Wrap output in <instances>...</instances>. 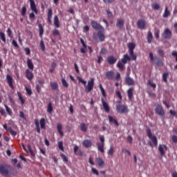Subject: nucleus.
<instances>
[{"mask_svg":"<svg viewBox=\"0 0 177 177\" xmlns=\"http://www.w3.org/2000/svg\"><path fill=\"white\" fill-rule=\"evenodd\" d=\"M54 26H55L57 28H59V27H60V22L59 21V17H57V15H55L54 17Z\"/></svg>","mask_w":177,"mask_h":177,"instance_id":"25","label":"nucleus"},{"mask_svg":"<svg viewBox=\"0 0 177 177\" xmlns=\"http://www.w3.org/2000/svg\"><path fill=\"white\" fill-rule=\"evenodd\" d=\"M131 59H132L128 54L124 55V57L122 59V62L124 64H127L128 62H131Z\"/></svg>","mask_w":177,"mask_h":177,"instance_id":"19","label":"nucleus"},{"mask_svg":"<svg viewBox=\"0 0 177 177\" xmlns=\"http://www.w3.org/2000/svg\"><path fill=\"white\" fill-rule=\"evenodd\" d=\"M146 132L148 138L151 140V141H148V146L152 149L153 147H157V146H158V140L157 139V136L153 135L150 127L147 128Z\"/></svg>","mask_w":177,"mask_h":177,"instance_id":"2","label":"nucleus"},{"mask_svg":"<svg viewBox=\"0 0 177 177\" xmlns=\"http://www.w3.org/2000/svg\"><path fill=\"white\" fill-rule=\"evenodd\" d=\"M133 140V138L131 136H129L127 137V142L130 144V145H132V141Z\"/></svg>","mask_w":177,"mask_h":177,"instance_id":"63","label":"nucleus"},{"mask_svg":"<svg viewBox=\"0 0 177 177\" xmlns=\"http://www.w3.org/2000/svg\"><path fill=\"white\" fill-rule=\"evenodd\" d=\"M169 75V73L168 72L164 73L162 74V80H163L164 82H165L166 84L168 82Z\"/></svg>","mask_w":177,"mask_h":177,"instance_id":"32","label":"nucleus"},{"mask_svg":"<svg viewBox=\"0 0 177 177\" xmlns=\"http://www.w3.org/2000/svg\"><path fill=\"white\" fill-rule=\"evenodd\" d=\"M91 26L93 30H96L97 31H102L103 30V27L95 21H91Z\"/></svg>","mask_w":177,"mask_h":177,"instance_id":"9","label":"nucleus"},{"mask_svg":"<svg viewBox=\"0 0 177 177\" xmlns=\"http://www.w3.org/2000/svg\"><path fill=\"white\" fill-rule=\"evenodd\" d=\"M27 66L29 70H34V64H32V61L30 58L27 59Z\"/></svg>","mask_w":177,"mask_h":177,"instance_id":"24","label":"nucleus"},{"mask_svg":"<svg viewBox=\"0 0 177 177\" xmlns=\"http://www.w3.org/2000/svg\"><path fill=\"white\" fill-rule=\"evenodd\" d=\"M26 75L29 81H31L34 78V73H32L29 69L26 70Z\"/></svg>","mask_w":177,"mask_h":177,"instance_id":"18","label":"nucleus"},{"mask_svg":"<svg viewBox=\"0 0 177 177\" xmlns=\"http://www.w3.org/2000/svg\"><path fill=\"white\" fill-rule=\"evenodd\" d=\"M58 147L59 150H61L62 151H64V147H63V141H59L58 142Z\"/></svg>","mask_w":177,"mask_h":177,"instance_id":"44","label":"nucleus"},{"mask_svg":"<svg viewBox=\"0 0 177 177\" xmlns=\"http://www.w3.org/2000/svg\"><path fill=\"white\" fill-rule=\"evenodd\" d=\"M38 28H39V35L40 38H42V35H44V27H42V24H39Z\"/></svg>","mask_w":177,"mask_h":177,"instance_id":"26","label":"nucleus"},{"mask_svg":"<svg viewBox=\"0 0 177 177\" xmlns=\"http://www.w3.org/2000/svg\"><path fill=\"white\" fill-rule=\"evenodd\" d=\"M47 111L50 114L53 111V107H52V102H49L47 106Z\"/></svg>","mask_w":177,"mask_h":177,"instance_id":"39","label":"nucleus"},{"mask_svg":"<svg viewBox=\"0 0 177 177\" xmlns=\"http://www.w3.org/2000/svg\"><path fill=\"white\" fill-rule=\"evenodd\" d=\"M125 82L129 86L135 85V80L132 77H129V75H127L125 77Z\"/></svg>","mask_w":177,"mask_h":177,"instance_id":"11","label":"nucleus"},{"mask_svg":"<svg viewBox=\"0 0 177 177\" xmlns=\"http://www.w3.org/2000/svg\"><path fill=\"white\" fill-rule=\"evenodd\" d=\"M116 111L120 113V114H127L129 111L127 104H118L116 105Z\"/></svg>","mask_w":177,"mask_h":177,"instance_id":"4","label":"nucleus"},{"mask_svg":"<svg viewBox=\"0 0 177 177\" xmlns=\"http://www.w3.org/2000/svg\"><path fill=\"white\" fill-rule=\"evenodd\" d=\"M41 87L39 86V84H36V91L37 93H41Z\"/></svg>","mask_w":177,"mask_h":177,"instance_id":"62","label":"nucleus"},{"mask_svg":"<svg viewBox=\"0 0 177 177\" xmlns=\"http://www.w3.org/2000/svg\"><path fill=\"white\" fill-rule=\"evenodd\" d=\"M7 131L10 132V133L12 135V136H16L17 135V132L12 129V127H8Z\"/></svg>","mask_w":177,"mask_h":177,"instance_id":"37","label":"nucleus"},{"mask_svg":"<svg viewBox=\"0 0 177 177\" xmlns=\"http://www.w3.org/2000/svg\"><path fill=\"white\" fill-rule=\"evenodd\" d=\"M56 67H57V64H56V62H52L50 68L49 70L50 73H55Z\"/></svg>","mask_w":177,"mask_h":177,"instance_id":"31","label":"nucleus"},{"mask_svg":"<svg viewBox=\"0 0 177 177\" xmlns=\"http://www.w3.org/2000/svg\"><path fill=\"white\" fill-rule=\"evenodd\" d=\"M40 128L41 129H46V127H45V125H46V122H45V118H41V119H40Z\"/></svg>","mask_w":177,"mask_h":177,"instance_id":"34","label":"nucleus"},{"mask_svg":"<svg viewBox=\"0 0 177 177\" xmlns=\"http://www.w3.org/2000/svg\"><path fill=\"white\" fill-rule=\"evenodd\" d=\"M50 87L53 91H56V89H59V84L57 82H50Z\"/></svg>","mask_w":177,"mask_h":177,"instance_id":"29","label":"nucleus"},{"mask_svg":"<svg viewBox=\"0 0 177 177\" xmlns=\"http://www.w3.org/2000/svg\"><path fill=\"white\" fill-rule=\"evenodd\" d=\"M171 15V12L168 10V7L165 6V12L162 15L163 17L167 18Z\"/></svg>","mask_w":177,"mask_h":177,"instance_id":"33","label":"nucleus"},{"mask_svg":"<svg viewBox=\"0 0 177 177\" xmlns=\"http://www.w3.org/2000/svg\"><path fill=\"white\" fill-rule=\"evenodd\" d=\"M101 102L102 103L104 110H105L106 113H109V111H110V107H109V104L106 102V100H104V98H102Z\"/></svg>","mask_w":177,"mask_h":177,"instance_id":"15","label":"nucleus"},{"mask_svg":"<svg viewBox=\"0 0 177 177\" xmlns=\"http://www.w3.org/2000/svg\"><path fill=\"white\" fill-rule=\"evenodd\" d=\"M156 64L158 67H162L164 66V64L162 63V61L161 59H157Z\"/></svg>","mask_w":177,"mask_h":177,"instance_id":"41","label":"nucleus"},{"mask_svg":"<svg viewBox=\"0 0 177 177\" xmlns=\"http://www.w3.org/2000/svg\"><path fill=\"white\" fill-rule=\"evenodd\" d=\"M137 27L139 30H145L146 28V21L144 19H138L137 21Z\"/></svg>","mask_w":177,"mask_h":177,"instance_id":"10","label":"nucleus"},{"mask_svg":"<svg viewBox=\"0 0 177 177\" xmlns=\"http://www.w3.org/2000/svg\"><path fill=\"white\" fill-rule=\"evenodd\" d=\"M97 164H98L99 167H103L104 165V161L102 158L98 157L96 158Z\"/></svg>","mask_w":177,"mask_h":177,"instance_id":"28","label":"nucleus"},{"mask_svg":"<svg viewBox=\"0 0 177 177\" xmlns=\"http://www.w3.org/2000/svg\"><path fill=\"white\" fill-rule=\"evenodd\" d=\"M155 112L158 115H160L162 118V120H165V111H164V108L160 104H158L156 106Z\"/></svg>","mask_w":177,"mask_h":177,"instance_id":"5","label":"nucleus"},{"mask_svg":"<svg viewBox=\"0 0 177 177\" xmlns=\"http://www.w3.org/2000/svg\"><path fill=\"white\" fill-rule=\"evenodd\" d=\"M111 122L112 124H115L117 127H120V124H118V121L115 120L114 118H111Z\"/></svg>","mask_w":177,"mask_h":177,"instance_id":"54","label":"nucleus"},{"mask_svg":"<svg viewBox=\"0 0 177 177\" xmlns=\"http://www.w3.org/2000/svg\"><path fill=\"white\" fill-rule=\"evenodd\" d=\"M83 146L86 147V149H88L92 146V141L90 140H84L83 141Z\"/></svg>","mask_w":177,"mask_h":177,"instance_id":"21","label":"nucleus"},{"mask_svg":"<svg viewBox=\"0 0 177 177\" xmlns=\"http://www.w3.org/2000/svg\"><path fill=\"white\" fill-rule=\"evenodd\" d=\"M98 38L101 42H103L104 41V35L102 32H98Z\"/></svg>","mask_w":177,"mask_h":177,"instance_id":"38","label":"nucleus"},{"mask_svg":"<svg viewBox=\"0 0 177 177\" xmlns=\"http://www.w3.org/2000/svg\"><path fill=\"white\" fill-rule=\"evenodd\" d=\"M53 35L56 36V35H60V32H59V30L55 29L53 30Z\"/></svg>","mask_w":177,"mask_h":177,"instance_id":"58","label":"nucleus"},{"mask_svg":"<svg viewBox=\"0 0 177 177\" xmlns=\"http://www.w3.org/2000/svg\"><path fill=\"white\" fill-rule=\"evenodd\" d=\"M38 84L41 85V86H44V84H45V80L44 78H39L37 80Z\"/></svg>","mask_w":177,"mask_h":177,"instance_id":"46","label":"nucleus"},{"mask_svg":"<svg viewBox=\"0 0 177 177\" xmlns=\"http://www.w3.org/2000/svg\"><path fill=\"white\" fill-rule=\"evenodd\" d=\"M19 100H20L21 104H24L26 103V100L23 98V96L21 95V93L20 92H17Z\"/></svg>","mask_w":177,"mask_h":177,"instance_id":"35","label":"nucleus"},{"mask_svg":"<svg viewBox=\"0 0 177 177\" xmlns=\"http://www.w3.org/2000/svg\"><path fill=\"white\" fill-rule=\"evenodd\" d=\"M172 141L174 143H177V136L175 135H173L171 137Z\"/></svg>","mask_w":177,"mask_h":177,"instance_id":"64","label":"nucleus"},{"mask_svg":"<svg viewBox=\"0 0 177 177\" xmlns=\"http://www.w3.org/2000/svg\"><path fill=\"white\" fill-rule=\"evenodd\" d=\"M9 169H10L11 175L16 176L17 175V171L15 169H10V165H1L0 164V174L3 176L10 177L9 175Z\"/></svg>","mask_w":177,"mask_h":177,"instance_id":"1","label":"nucleus"},{"mask_svg":"<svg viewBox=\"0 0 177 177\" xmlns=\"http://www.w3.org/2000/svg\"><path fill=\"white\" fill-rule=\"evenodd\" d=\"M154 35L156 39H158V38H160V30L158 29L156 30L154 32Z\"/></svg>","mask_w":177,"mask_h":177,"instance_id":"52","label":"nucleus"},{"mask_svg":"<svg viewBox=\"0 0 177 177\" xmlns=\"http://www.w3.org/2000/svg\"><path fill=\"white\" fill-rule=\"evenodd\" d=\"M40 48L42 52H45V43H44V40H41L40 41Z\"/></svg>","mask_w":177,"mask_h":177,"instance_id":"47","label":"nucleus"},{"mask_svg":"<svg viewBox=\"0 0 177 177\" xmlns=\"http://www.w3.org/2000/svg\"><path fill=\"white\" fill-rule=\"evenodd\" d=\"M98 151H100L101 153L104 152V149H103L104 147V144H101L100 142L97 143Z\"/></svg>","mask_w":177,"mask_h":177,"instance_id":"27","label":"nucleus"},{"mask_svg":"<svg viewBox=\"0 0 177 177\" xmlns=\"http://www.w3.org/2000/svg\"><path fill=\"white\" fill-rule=\"evenodd\" d=\"M35 125L37 132L41 133V127H39V120H38V119L35 120Z\"/></svg>","mask_w":177,"mask_h":177,"instance_id":"22","label":"nucleus"},{"mask_svg":"<svg viewBox=\"0 0 177 177\" xmlns=\"http://www.w3.org/2000/svg\"><path fill=\"white\" fill-rule=\"evenodd\" d=\"M124 24H125V20L120 19L118 20V22L116 23V27H118L119 30H122Z\"/></svg>","mask_w":177,"mask_h":177,"instance_id":"16","label":"nucleus"},{"mask_svg":"<svg viewBox=\"0 0 177 177\" xmlns=\"http://www.w3.org/2000/svg\"><path fill=\"white\" fill-rule=\"evenodd\" d=\"M57 131H58L59 134L60 135V136H64V133L62 131L63 129V126L62 125V124L57 123Z\"/></svg>","mask_w":177,"mask_h":177,"instance_id":"20","label":"nucleus"},{"mask_svg":"<svg viewBox=\"0 0 177 177\" xmlns=\"http://www.w3.org/2000/svg\"><path fill=\"white\" fill-rule=\"evenodd\" d=\"M60 156L62 158L64 162H66V163L68 162V158H67L66 155H64V153H61Z\"/></svg>","mask_w":177,"mask_h":177,"instance_id":"42","label":"nucleus"},{"mask_svg":"<svg viewBox=\"0 0 177 177\" xmlns=\"http://www.w3.org/2000/svg\"><path fill=\"white\" fill-rule=\"evenodd\" d=\"M135 91V88L133 87H130L127 90V97L129 100H132V97H133V91Z\"/></svg>","mask_w":177,"mask_h":177,"instance_id":"14","label":"nucleus"},{"mask_svg":"<svg viewBox=\"0 0 177 177\" xmlns=\"http://www.w3.org/2000/svg\"><path fill=\"white\" fill-rule=\"evenodd\" d=\"M148 84L151 86V88H153V89H156L157 88V85L155 83H152L151 80L148 81Z\"/></svg>","mask_w":177,"mask_h":177,"instance_id":"53","label":"nucleus"},{"mask_svg":"<svg viewBox=\"0 0 177 177\" xmlns=\"http://www.w3.org/2000/svg\"><path fill=\"white\" fill-rule=\"evenodd\" d=\"M7 33H8V37H9V38H13V35H12V30L10 29V28H8Z\"/></svg>","mask_w":177,"mask_h":177,"instance_id":"51","label":"nucleus"},{"mask_svg":"<svg viewBox=\"0 0 177 177\" xmlns=\"http://www.w3.org/2000/svg\"><path fill=\"white\" fill-rule=\"evenodd\" d=\"M0 38L4 44H6V36H5V33L3 32H0Z\"/></svg>","mask_w":177,"mask_h":177,"instance_id":"36","label":"nucleus"},{"mask_svg":"<svg viewBox=\"0 0 177 177\" xmlns=\"http://www.w3.org/2000/svg\"><path fill=\"white\" fill-rule=\"evenodd\" d=\"M26 12H27V8H26V6L22 7V9H21V15H22V16H25Z\"/></svg>","mask_w":177,"mask_h":177,"instance_id":"57","label":"nucleus"},{"mask_svg":"<svg viewBox=\"0 0 177 177\" xmlns=\"http://www.w3.org/2000/svg\"><path fill=\"white\" fill-rule=\"evenodd\" d=\"M100 91H101V93H102V96H103L104 99L106 100V91H104V88H103V86H102V84H100Z\"/></svg>","mask_w":177,"mask_h":177,"instance_id":"40","label":"nucleus"},{"mask_svg":"<svg viewBox=\"0 0 177 177\" xmlns=\"http://www.w3.org/2000/svg\"><path fill=\"white\" fill-rule=\"evenodd\" d=\"M168 150V147L166 145L160 144L158 146V151L161 158L165 156V151Z\"/></svg>","mask_w":177,"mask_h":177,"instance_id":"8","label":"nucleus"},{"mask_svg":"<svg viewBox=\"0 0 177 177\" xmlns=\"http://www.w3.org/2000/svg\"><path fill=\"white\" fill-rule=\"evenodd\" d=\"M28 148L29 153H30V156H32V157H35V153H34V151L32 150V149H31V146L28 145Z\"/></svg>","mask_w":177,"mask_h":177,"instance_id":"45","label":"nucleus"},{"mask_svg":"<svg viewBox=\"0 0 177 177\" xmlns=\"http://www.w3.org/2000/svg\"><path fill=\"white\" fill-rule=\"evenodd\" d=\"M158 55H160L161 57H164V50L162 48L158 49Z\"/></svg>","mask_w":177,"mask_h":177,"instance_id":"55","label":"nucleus"},{"mask_svg":"<svg viewBox=\"0 0 177 177\" xmlns=\"http://www.w3.org/2000/svg\"><path fill=\"white\" fill-rule=\"evenodd\" d=\"M169 113L171 114V115H173V117H177V113L176 111L172 110V109H170L169 110Z\"/></svg>","mask_w":177,"mask_h":177,"instance_id":"59","label":"nucleus"},{"mask_svg":"<svg viewBox=\"0 0 177 177\" xmlns=\"http://www.w3.org/2000/svg\"><path fill=\"white\" fill-rule=\"evenodd\" d=\"M25 89L28 96H31V95H32V91L31 90V88H28V87L26 86Z\"/></svg>","mask_w":177,"mask_h":177,"instance_id":"48","label":"nucleus"},{"mask_svg":"<svg viewBox=\"0 0 177 177\" xmlns=\"http://www.w3.org/2000/svg\"><path fill=\"white\" fill-rule=\"evenodd\" d=\"M117 66L118 68H120V70H122L124 68V64L120 62H118Z\"/></svg>","mask_w":177,"mask_h":177,"instance_id":"60","label":"nucleus"},{"mask_svg":"<svg viewBox=\"0 0 177 177\" xmlns=\"http://www.w3.org/2000/svg\"><path fill=\"white\" fill-rule=\"evenodd\" d=\"M80 130L82 132H86L88 131V126L85 123H82L80 124Z\"/></svg>","mask_w":177,"mask_h":177,"instance_id":"30","label":"nucleus"},{"mask_svg":"<svg viewBox=\"0 0 177 177\" xmlns=\"http://www.w3.org/2000/svg\"><path fill=\"white\" fill-rule=\"evenodd\" d=\"M29 19L31 21L34 20V19H35V14H34V12L29 14Z\"/></svg>","mask_w":177,"mask_h":177,"instance_id":"61","label":"nucleus"},{"mask_svg":"<svg viewBox=\"0 0 177 177\" xmlns=\"http://www.w3.org/2000/svg\"><path fill=\"white\" fill-rule=\"evenodd\" d=\"M77 80H78L79 82H81L82 84H83V85H84V86H86V81L82 80V78H81V77H77Z\"/></svg>","mask_w":177,"mask_h":177,"instance_id":"50","label":"nucleus"},{"mask_svg":"<svg viewBox=\"0 0 177 177\" xmlns=\"http://www.w3.org/2000/svg\"><path fill=\"white\" fill-rule=\"evenodd\" d=\"M62 84L64 88H68V83L66 81V79H62Z\"/></svg>","mask_w":177,"mask_h":177,"instance_id":"43","label":"nucleus"},{"mask_svg":"<svg viewBox=\"0 0 177 177\" xmlns=\"http://www.w3.org/2000/svg\"><path fill=\"white\" fill-rule=\"evenodd\" d=\"M53 15V10H52V8H49L47 14L48 17V23L49 24H52V15Z\"/></svg>","mask_w":177,"mask_h":177,"instance_id":"17","label":"nucleus"},{"mask_svg":"<svg viewBox=\"0 0 177 177\" xmlns=\"http://www.w3.org/2000/svg\"><path fill=\"white\" fill-rule=\"evenodd\" d=\"M162 38L163 39H171L172 38V31L169 28L165 29L162 34Z\"/></svg>","mask_w":177,"mask_h":177,"instance_id":"7","label":"nucleus"},{"mask_svg":"<svg viewBox=\"0 0 177 177\" xmlns=\"http://www.w3.org/2000/svg\"><path fill=\"white\" fill-rule=\"evenodd\" d=\"M147 39L149 44H151V42H153V33L151 32V31L148 32Z\"/></svg>","mask_w":177,"mask_h":177,"instance_id":"23","label":"nucleus"},{"mask_svg":"<svg viewBox=\"0 0 177 177\" xmlns=\"http://www.w3.org/2000/svg\"><path fill=\"white\" fill-rule=\"evenodd\" d=\"M6 80L10 88L11 89H15V86L13 85V77L10 75H7Z\"/></svg>","mask_w":177,"mask_h":177,"instance_id":"12","label":"nucleus"},{"mask_svg":"<svg viewBox=\"0 0 177 177\" xmlns=\"http://www.w3.org/2000/svg\"><path fill=\"white\" fill-rule=\"evenodd\" d=\"M109 53V51L107 50V49L102 48L101 49V55H107Z\"/></svg>","mask_w":177,"mask_h":177,"instance_id":"56","label":"nucleus"},{"mask_svg":"<svg viewBox=\"0 0 177 177\" xmlns=\"http://www.w3.org/2000/svg\"><path fill=\"white\" fill-rule=\"evenodd\" d=\"M4 106L6 107V110L8 114H9V115H12V109H10V108H9V106H8V105L6 104H5Z\"/></svg>","mask_w":177,"mask_h":177,"instance_id":"49","label":"nucleus"},{"mask_svg":"<svg viewBox=\"0 0 177 177\" xmlns=\"http://www.w3.org/2000/svg\"><path fill=\"white\" fill-rule=\"evenodd\" d=\"M29 2L31 10H32L35 15H38V10L37 9V6H35V1L34 0H29Z\"/></svg>","mask_w":177,"mask_h":177,"instance_id":"13","label":"nucleus"},{"mask_svg":"<svg viewBox=\"0 0 177 177\" xmlns=\"http://www.w3.org/2000/svg\"><path fill=\"white\" fill-rule=\"evenodd\" d=\"M127 47L129 48V53L131 58V60H136L138 57L136 56V55H135V53L133 52L135 48H136V44H135V43L133 42L129 43Z\"/></svg>","mask_w":177,"mask_h":177,"instance_id":"3","label":"nucleus"},{"mask_svg":"<svg viewBox=\"0 0 177 177\" xmlns=\"http://www.w3.org/2000/svg\"><path fill=\"white\" fill-rule=\"evenodd\" d=\"M93 86H95V79L91 78L88 82L87 86H85L86 93H89V92L93 91Z\"/></svg>","mask_w":177,"mask_h":177,"instance_id":"6","label":"nucleus"}]
</instances>
